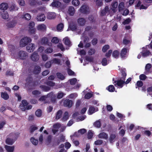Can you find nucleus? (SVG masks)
I'll use <instances>...</instances> for the list:
<instances>
[{
    "label": "nucleus",
    "instance_id": "5",
    "mask_svg": "<svg viewBox=\"0 0 152 152\" xmlns=\"http://www.w3.org/2000/svg\"><path fill=\"white\" fill-rule=\"evenodd\" d=\"M35 23L33 22L29 23L28 26L29 28V32L31 34H35L36 32V29L34 28Z\"/></svg>",
    "mask_w": 152,
    "mask_h": 152
},
{
    "label": "nucleus",
    "instance_id": "37",
    "mask_svg": "<svg viewBox=\"0 0 152 152\" xmlns=\"http://www.w3.org/2000/svg\"><path fill=\"white\" fill-rule=\"evenodd\" d=\"M68 113L67 111H66L64 113L63 117L61 119L63 121H66L69 118Z\"/></svg>",
    "mask_w": 152,
    "mask_h": 152
},
{
    "label": "nucleus",
    "instance_id": "34",
    "mask_svg": "<svg viewBox=\"0 0 152 152\" xmlns=\"http://www.w3.org/2000/svg\"><path fill=\"white\" fill-rule=\"evenodd\" d=\"M16 22L15 21L13 20L11 22L8 23L7 26L8 28H12L15 26L16 24Z\"/></svg>",
    "mask_w": 152,
    "mask_h": 152
},
{
    "label": "nucleus",
    "instance_id": "27",
    "mask_svg": "<svg viewBox=\"0 0 152 152\" xmlns=\"http://www.w3.org/2000/svg\"><path fill=\"white\" fill-rule=\"evenodd\" d=\"M93 125L96 128H99L101 126V122L100 120H99L96 121L94 123Z\"/></svg>",
    "mask_w": 152,
    "mask_h": 152
},
{
    "label": "nucleus",
    "instance_id": "12",
    "mask_svg": "<svg viewBox=\"0 0 152 152\" xmlns=\"http://www.w3.org/2000/svg\"><path fill=\"white\" fill-rule=\"evenodd\" d=\"M22 104H21L20 105L21 109L22 110L25 111V107L28 104V103L26 100H22Z\"/></svg>",
    "mask_w": 152,
    "mask_h": 152
},
{
    "label": "nucleus",
    "instance_id": "46",
    "mask_svg": "<svg viewBox=\"0 0 152 152\" xmlns=\"http://www.w3.org/2000/svg\"><path fill=\"white\" fill-rule=\"evenodd\" d=\"M151 54V53L149 50H147L145 52L142 53V55L143 57H145L148 56Z\"/></svg>",
    "mask_w": 152,
    "mask_h": 152
},
{
    "label": "nucleus",
    "instance_id": "16",
    "mask_svg": "<svg viewBox=\"0 0 152 152\" xmlns=\"http://www.w3.org/2000/svg\"><path fill=\"white\" fill-rule=\"evenodd\" d=\"M141 1H139L136 5V7L140 10L146 9L147 7L142 4L141 5Z\"/></svg>",
    "mask_w": 152,
    "mask_h": 152
},
{
    "label": "nucleus",
    "instance_id": "49",
    "mask_svg": "<svg viewBox=\"0 0 152 152\" xmlns=\"http://www.w3.org/2000/svg\"><path fill=\"white\" fill-rule=\"evenodd\" d=\"M93 96V94L90 92H88L85 94V99H89L91 98Z\"/></svg>",
    "mask_w": 152,
    "mask_h": 152
},
{
    "label": "nucleus",
    "instance_id": "64",
    "mask_svg": "<svg viewBox=\"0 0 152 152\" xmlns=\"http://www.w3.org/2000/svg\"><path fill=\"white\" fill-rule=\"evenodd\" d=\"M124 7V3L123 2H121L118 6V8L119 11L122 10Z\"/></svg>",
    "mask_w": 152,
    "mask_h": 152
},
{
    "label": "nucleus",
    "instance_id": "57",
    "mask_svg": "<svg viewBox=\"0 0 152 152\" xmlns=\"http://www.w3.org/2000/svg\"><path fill=\"white\" fill-rule=\"evenodd\" d=\"M93 136V133L91 131L89 130L88 133L87 138L88 139L92 138Z\"/></svg>",
    "mask_w": 152,
    "mask_h": 152
},
{
    "label": "nucleus",
    "instance_id": "24",
    "mask_svg": "<svg viewBox=\"0 0 152 152\" xmlns=\"http://www.w3.org/2000/svg\"><path fill=\"white\" fill-rule=\"evenodd\" d=\"M8 7L7 4L3 3L0 5V9L2 10H6Z\"/></svg>",
    "mask_w": 152,
    "mask_h": 152
},
{
    "label": "nucleus",
    "instance_id": "43",
    "mask_svg": "<svg viewBox=\"0 0 152 152\" xmlns=\"http://www.w3.org/2000/svg\"><path fill=\"white\" fill-rule=\"evenodd\" d=\"M38 128L34 125H32L30 126V132L31 133H32L35 130L37 129Z\"/></svg>",
    "mask_w": 152,
    "mask_h": 152
},
{
    "label": "nucleus",
    "instance_id": "6",
    "mask_svg": "<svg viewBox=\"0 0 152 152\" xmlns=\"http://www.w3.org/2000/svg\"><path fill=\"white\" fill-rule=\"evenodd\" d=\"M73 104V101L69 99H66L63 102L64 106L68 108L71 107L72 106Z\"/></svg>",
    "mask_w": 152,
    "mask_h": 152
},
{
    "label": "nucleus",
    "instance_id": "28",
    "mask_svg": "<svg viewBox=\"0 0 152 152\" xmlns=\"http://www.w3.org/2000/svg\"><path fill=\"white\" fill-rule=\"evenodd\" d=\"M61 4V3L58 1H54L51 3V5L53 7H59Z\"/></svg>",
    "mask_w": 152,
    "mask_h": 152
},
{
    "label": "nucleus",
    "instance_id": "7",
    "mask_svg": "<svg viewBox=\"0 0 152 152\" xmlns=\"http://www.w3.org/2000/svg\"><path fill=\"white\" fill-rule=\"evenodd\" d=\"M31 59L33 61L37 62L39 59V56L37 52L35 51L33 53L30 57Z\"/></svg>",
    "mask_w": 152,
    "mask_h": 152
},
{
    "label": "nucleus",
    "instance_id": "48",
    "mask_svg": "<svg viewBox=\"0 0 152 152\" xmlns=\"http://www.w3.org/2000/svg\"><path fill=\"white\" fill-rule=\"evenodd\" d=\"M110 48L109 46L108 45H105L102 48V51L103 52L105 53Z\"/></svg>",
    "mask_w": 152,
    "mask_h": 152
},
{
    "label": "nucleus",
    "instance_id": "50",
    "mask_svg": "<svg viewBox=\"0 0 152 152\" xmlns=\"http://www.w3.org/2000/svg\"><path fill=\"white\" fill-rule=\"evenodd\" d=\"M2 16L3 19H7L9 17L8 13L6 11H4V13L2 14Z\"/></svg>",
    "mask_w": 152,
    "mask_h": 152
},
{
    "label": "nucleus",
    "instance_id": "55",
    "mask_svg": "<svg viewBox=\"0 0 152 152\" xmlns=\"http://www.w3.org/2000/svg\"><path fill=\"white\" fill-rule=\"evenodd\" d=\"M35 114L37 116L40 117L42 115V111L40 109H38L35 112Z\"/></svg>",
    "mask_w": 152,
    "mask_h": 152
},
{
    "label": "nucleus",
    "instance_id": "54",
    "mask_svg": "<svg viewBox=\"0 0 152 152\" xmlns=\"http://www.w3.org/2000/svg\"><path fill=\"white\" fill-rule=\"evenodd\" d=\"M101 63L103 66H105L107 65V60L106 58H102Z\"/></svg>",
    "mask_w": 152,
    "mask_h": 152
},
{
    "label": "nucleus",
    "instance_id": "19",
    "mask_svg": "<svg viewBox=\"0 0 152 152\" xmlns=\"http://www.w3.org/2000/svg\"><path fill=\"white\" fill-rule=\"evenodd\" d=\"M127 53V49L126 48H124L121 50L120 53L121 58H124L126 56Z\"/></svg>",
    "mask_w": 152,
    "mask_h": 152
},
{
    "label": "nucleus",
    "instance_id": "8",
    "mask_svg": "<svg viewBox=\"0 0 152 152\" xmlns=\"http://www.w3.org/2000/svg\"><path fill=\"white\" fill-rule=\"evenodd\" d=\"M80 11L84 14H87L89 12L88 7L86 4L83 5L80 7Z\"/></svg>",
    "mask_w": 152,
    "mask_h": 152
},
{
    "label": "nucleus",
    "instance_id": "14",
    "mask_svg": "<svg viewBox=\"0 0 152 152\" xmlns=\"http://www.w3.org/2000/svg\"><path fill=\"white\" fill-rule=\"evenodd\" d=\"M37 28L39 31H44L46 30V26L44 24H39L37 26Z\"/></svg>",
    "mask_w": 152,
    "mask_h": 152
},
{
    "label": "nucleus",
    "instance_id": "42",
    "mask_svg": "<svg viewBox=\"0 0 152 152\" xmlns=\"http://www.w3.org/2000/svg\"><path fill=\"white\" fill-rule=\"evenodd\" d=\"M26 83L29 84L32 83L33 78L31 76H29L26 78Z\"/></svg>",
    "mask_w": 152,
    "mask_h": 152
},
{
    "label": "nucleus",
    "instance_id": "52",
    "mask_svg": "<svg viewBox=\"0 0 152 152\" xmlns=\"http://www.w3.org/2000/svg\"><path fill=\"white\" fill-rule=\"evenodd\" d=\"M32 93L33 95L37 96L40 94L41 92L38 90H35L33 91Z\"/></svg>",
    "mask_w": 152,
    "mask_h": 152
},
{
    "label": "nucleus",
    "instance_id": "30",
    "mask_svg": "<svg viewBox=\"0 0 152 152\" xmlns=\"http://www.w3.org/2000/svg\"><path fill=\"white\" fill-rule=\"evenodd\" d=\"M40 88L45 91H48L50 90V88L45 85H41L40 86Z\"/></svg>",
    "mask_w": 152,
    "mask_h": 152
},
{
    "label": "nucleus",
    "instance_id": "39",
    "mask_svg": "<svg viewBox=\"0 0 152 152\" xmlns=\"http://www.w3.org/2000/svg\"><path fill=\"white\" fill-rule=\"evenodd\" d=\"M64 28V24L61 23L58 24L57 26V29L58 31H61L63 30Z\"/></svg>",
    "mask_w": 152,
    "mask_h": 152
},
{
    "label": "nucleus",
    "instance_id": "44",
    "mask_svg": "<svg viewBox=\"0 0 152 152\" xmlns=\"http://www.w3.org/2000/svg\"><path fill=\"white\" fill-rule=\"evenodd\" d=\"M30 141L34 145H37L38 144V140L35 139L34 137H31L30 139Z\"/></svg>",
    "mask_w": 152,
    "mask_h": 152
},
{
    "label": "nucleus",
    "instance_id": "1",
    "mask_svg": "<svg viewBox=\"0 0 152 152\" xmlns=\"http://www.w3.org/2000/svg\"><path fill=\"white\" fill-rule=\"evenodd\" d=\"M31 41V39H21L20 42V46L21 47H23Z\"/></svg>",
    "mask_w": 152,
    "mask_h": 152
},
{
    "label": "nucleus",
    "instance_id": "11",
    "mask_svg": "<svg viewBox=\"0 0 152 152\" xmlns=\"http://www.w3.org/2000/svg\"><path fill=\"white\" fill-rule=\"evenodd\" d=\"M110 10L109 9V8L108 6H106L104 9L102 10L101 12V15L102 16H103L106 14H110L111 15H112L111 14V13H110Z\"/></svg>",
    "mask_w": 152,
    "mask_h": 152
},
{
    "label": "nucleus",
    "instance_id": "61",
    "mask_svg": "<svg viewBox=\"0 0 152 152\" xmlns=\"http://www.w3.org/2000/svg\"><path fill=\"white\" fill-rule=\"evenodd\" d=\"M53 51V49L51 48H47L45 51V53H51Z\"/></svg>",
    "mask_w": 152,
    "mask_h": 152
},
{
    "label": "nucleus",
    "instance_id": "40",
    "mask_svg": "<svg viewBox=\"0 0 152 152\" xmlns=\"http://www.w3.org/2000/svg\"><path fill=\"white\" fill-rule=\"evenodd\" d=\"M107 89L110 92H113L115 90V88L113 85H110L107 88Z\"/></svg>",
    "mask_w": 152,
    "mask_h": 152
},
{
    "label": "nucleus",
    "instance_id": "21",
    "mask_svg": "<svg viewBox=\"0 0 152 152\" xmlns=\"http://www.w3.org/2000/svg\"><path fill=\"white\" fill-rule=\"evenodd\" d=\"M15 141V140L13 139L7 137L6 140L5 142L8 145H12Z\"/></svg>",
    "mask_w": 152,
    "mask_h": 152
},
{
    "label": "nucleus",
    "instance_id": "26",
    "mask_svg": "<svg viewBox=\"0 0 152 152\" xmlns=\"http://www.w3.org/2000/svg\"><path fill=\"white\" fill-rule=\"evenodd\" d=\"M116 137V135L114 134H110L109 138V140L110 143H113L115 141V139Z\"/></svg>",
    "mask_w": 152,
    "mask_h": 152
},
{
    "label": "nucleus",
    "instance_id": "45",
    "mask_svg": "<svg viewBox=\"0 0 152 152\" xmlns=\"http://www.w3.org/2000/svg\"><path fill=\"white\" fill-rule=\"evenodd\" d=\"M45 84L48 86L53 87L55 85V83L50 81H48L45 83Z\"/></svg>",
    "mask_w": 152,
    "mask_h": 152
},
{
    "label": "nucleus",
    "instance_id": "59",
    "mask_svg": "<svg viewBox=\"0 0 152 152\" xmlns=\"http://www.w3.org/2000/svg\"><path fill=\"white\" fill-rule=\"evenodd\" d=\"M95 50L93 48H91L88 52V53L90 55H92L95 53Z\"/></svg>",
    "mask_w": 152,
    "mask_h": 152
},
{
    "label": "nucleus",
    "instance_id": "15",
    "mask_svg": "<svg viewBox=\"0 0 152 152\" xmlns=\"http://www.w3.org/2000/svg\"><path fill=\"white\" fill-rule=\"evenodd\" d=\"M56 17V15L54 12H49L47 15V18L50 20L53 19Z\"/></svg>",
    "mask_w": 152,
    "mask_h": 152
},
{
    "label": "nucleus",
    "instance_id": "20",
    "mask_svg": "<svg viewBox=\"0 0 152 152\" xmlns=\"http://www.w3.org/2000/svg\"><path fill=\"white\" fill-rule=\"evenodd\" d=\"M99 138H102L107 139L108 138V134L106 133L103 132L100 133L98 135Z\"/></svg>",
    "mask_w": 152,
    "mask_h": 152
},
{
    "label": "nucleus",
    "instance_id": "3",
    "mask_svg": "<svg viewBox=\"0 0 152 152\" xmlns=\"http://www.w3.org/2000/svg\"><path fill=\"white\" fill-rule=\"evenodd\" d=\"M41 68L39 65H34L32 70V73L35 75H38L41 71Z\"/></svg>",
    "mask_w": 152,
    "mask_h": 152
},
{
    "label": "nucleus",
    "instance_id": "4",
    "mask_svg": "<svg viewBox=\"0 0 152 152\" xmlns=\"http://www.w3.org/2000/svg\"><path fill=\"white\" fill-rule=\"evenodd\" d=\"M118 6V3L115 1L113 2L111 4V7L110 9V13L112 15L114 13L117 11V8Z\"/></svg>",
    "mask_w": 152,
    "mask_h": 152
},
{
    "label": "nucleus",
    "instance_id": "58",
    "mask_svg": "<svg viewBox=\"0 0 152 152\" xmlns=\"http://www.w3.org/2000/svg\"><path fill=\"white\" fill-rule=\"evenodd\" d=\"M77 81V79L76 78H73L70 80V84L72 85H74Z\"/></svg>",
    "mask_w": 152,
    "mask_h": 152
},
{
    "label": "nucleus",
    "instance_id": "10",
    "mask_svg": "<svg viewBox=\"0 0 152 152\" xmlns=\"http://www.w3.org/2000/svg\"><path fill=\"white\" fill-rule=\"evenodd\" d=\"M34 48V45L32 43L28 45L26 47L27 51L29 53L33 52Z\"/></svg>",
    "mask_w": 152,
    "mask_h": 152
},
{
    "label": "nucleus",
    "instance_id": "60",
    "mask_svg": "<svg viewBox=\"0 0 152 152\" xmlns=\"http://www.w3.org/2000/svg\"><path fill=\"white\" fill-rule=\"evenodd\" d=\"M52 61H49L47 62L45 65V66L47 68H49L51 67V66Z\"/></svg>",
    "mask_w": 152,
    "mask_h": 152
},
{
    "label": "nucleus",
    "instance_id": "9",
    "mask_svg": "<svg viewBox=\"0 0 152 152\" xmlns=\"http://www.w3.org/2000/svg\"><path fill=\"white\" fill-rule=\"evenodd\" d=\"M114 83H116V84L114 85L115 86L117 85L120 88H122L124 84L125 83V80L121 79L117 81H115Z\"/></svg>",
    "mask_w": 152,
    "mask_h": 152
},
{
    "label": "nucleus",
    "instance_id": "17",
    "mask_svg": "<svg viewBox=\"0 0 152 152\" xmlns=\"http://www.w3.org/2000/svg\"><path fill=\"white\" fill-rule=\"evenodd\" d=\"M91 29V27L90 26H87V27L86 28H85V31L84 32V33L83 34H82L83 37H88L87 36V34L88 35H90V37H92V36L91 34H90L89 33V32L88 33V31H89L90 29Z\"/></svg>",
    "mask_w": 152,
    "mask_h": 152
},
{
    "label": "nucleus",
    "instance_id": "23",
    "mask_svg": "<svg viewBox=\"0 0 152 152\" xmlns=\"http://www.w3.org/2000/svg\"><path fill=\"white\" fill-rule=\"evenodd\" d=\"M5 148L8 152H13L14 149L15 147L14 146H10L7 145L5 146Z\"/></svg>",
    "mask_w": 152,
    "mask_h": 152
},
{
    "label": "nucleus",
    "instance_id": "2",
    "mask_svg": "<svg viewBox=\"0 0 152 152\" xmlns=\"http://www.w3.org/2000/svg\"><path fill=\"white\" fill-rule=\"evenodd\" d=\"M18 56L20 59L24 60L28 57V54L26 51L20 50L18 53Z\"/></svg>",
    "mask_w": 152,
    "mask_h": 152
},
{
    "label": "nucleus",
    "instance_id": "18",
    "mask_svg": "<svg viewBox=\"0 0 152 152\" xmlns=\"http://www.w3.org/2000/svg\"><path fill=\"white\" fill-rule=\"evenodd\" d=\"M37 19L39 21H44L45 19V16L44 14H39L37 15Z\"/></svg>",
    "mask_w": 152,
    "mask_h": 152
},
{
    "label": "nucleus",
    "instance_id": "56",
    "mask_svg": "<svg viewBox=\"0 0 152 152\" xmlns=\"http://www.w3.org/2000/svg\"><path fill=\"white\" fill-rule=\"evenodd\" d=\"M151 65L150 64H147L145 66V70L147 72H149L151 68Z\"/></svg>",
    "mask_w": 152,
    "mask_h": 152
},
{
    "label": "nucleus",
    "instance_id": "41",
    "mask_svg": "<svg viewBox=\"0 0 152 152\" xmlns=\"http://www.w3.org/2000/svg\"><path fill=\"white\" fill-rule=\"evenodd\" d=\"M64 44L68 47H70L71 45V42L69 40V39H65Z\"/></svg>",
    "mask_w": 152,
    "mask_h": 152
},
{
    "label": "nucleus",
    "instance_id": "25",
    "mask_svg": "<svg viewBox=\"0 0 152 152\" xmlns=\"http://www.w3.org/2000/svg\"><path fill=\"white\" fill-rule=\"evenodd\" d=\"M126 70L125 69H123L121 70V74L122 77L121 79L124 80H125V78L126 76Z\"/></svg>",
    "mask_w": 152,
    "mask_h": 152
},
{
    "label": "nucleus",
    "instance_id": "29",
    "mask_svg": "<svg viewBox=\"0 0 152 152\" xmlns=\"http://www.w3.org/2000/svg\"><path fill=\"white\" fill-rule=\"evenodd\" d=\"M77 22L80 25L83 26L85 25L86 21L83 18H80L78 19Z\"/></svg>",
    "mask_w": 152,
    "mask_h": 152
},
{
    "label": "nucleus",
    "instance_id": "35",
    "mask_svg": "<svg viewBox=\"0 0 152 152\" xmlns=\"http://www.w3.org/2000/svg\"><path fill=\"white\" fill-rule=\"evenodd\" d=\"M56 75L57 77L61 80H63L65 79V77L61 73L57 72L56 73Z\"/></svg>",
    "mask_w": 152,
    "mask_h": 152
},
{
    "label": "nucleus",
    "instance_id": "38",
    "mask_svg": "<svg viewBox=\"0 0 152 152\" xmlns=\"http://www.w3.org/2000/svg\"><path fill=\"white\" fill-rule=\"evenodd\" d=\"M1 96L4 100H7L9 98V96L8 94L6 92H2L1 93Z\"/></svg>",
    "mask_w": 152,
    "mask_h": 152
},
{
    "label": "nucleus",
    "instance_id": "22",
    "mask_svg": "<svg viewBox=\"0 0 152 152\" xmlns=\"http://www.w3.org/2000/svg\"><path fill=\"white\" fill-rule=\"evenodd\" d=\"M31 16L30 14L28 13H23V15H22L20 18H24L27 20H29L31 19Z\"/></svg>",
    "mask_w": 152,
    "mask_h": 152
},
{
    "label": "nucleus",
    "instance_id": "31",
    "mask_svg": "<svg viewBox=\"0 0 152 152\" xmlns=\"http://www.w3.org/2000/svg\"><path fill=\"white\" fill-rule=\"evenodd\" d=\"M68 13L70 15H73L75 13V9L72 6H70L68 9Z\"/></svg>",
    "mask_w": 152,
    "mask_h": 152
},
{
    "label": "nucleus",
    "instance_id": "53",
    "mask_svg": "<svg viewBox=\"0 0 152 152\" xmlns=\"http://www.w3.org/2000/svg\"><path fill=\"white\" fill-rule=\"evenodd\" d=\"M72 3L75 6H77L80 4V2L78 0H73L72 1Z\"/></svg>",
    "mask_w": 152,
    "mask_h": 152
},
{
    "label": "nucleus",
    "instance_id": "32",
    "mask_svg": "<svg viewBox=\"0 0 152 152\" xmlns=\"http://www.w3.org/2000/svg\"><path fill=\"white\" fill-rule=\"evenodd\" d=\"M95 110V108L94 107L92 106H90L88 110V113L89 115H91L94 113Z\"/></svg>",
    "mask_w": 152,
    "mask_h": 152
},
{
    "label": "nucleus",
    "instance_id": "51",
    "mask_svg": "<svg viewBox=\"0 0 152 152\" xmlns=\"http://www.w3.org/2000/svg\"><path fill=\"white\" fill-rule=\"evenodd\" d=\"M65 94L62 92H59L57 94V98L58 99L62 98Z\"/></svg>",
    "mask_w": 152,
    "mask_h": 152
},
{
    "label": "nucleus",
    "instance_id": "47",
    "mask_svg": "<svg viewBox=\"0 0 152 152\" xmlns=\"http://www.w3.org/2000/svg\"><path fill=\"white\" fill-rule=\"evenodd\" d=\"M143 83L142 81L140 80L138 81L136 84V88L137 87H141L143 86Z\"/></svg>",
    "mask_w": 152,
    "mask_h": 152
},
{
    "label": "nucleus",
    "instance_id": "13",
    "mask_svg": "<svg viewBox=\"0 0 152 152\" xmlns=\"http://www.w3.org/2000/svg\"><path fill=\"white\" fill-rule=\"evenodd\" d=\"M69 28H70L72 31H75L76 30L77 32L78 33V34H79L80 33V31H79L78 29H77V27L76 25L74 23H72L71 24H69Z\"/></svg>",
    "mask_w": 152,
    "mask_h": 152
},
{
    "label": "nucleus",
    "instance_id": "63",
    "mask_svg": "<svg viewBox=\"0 0 152 152\" xmlns=\"http://www.w3.org/2000/svg\"><path fill=\"white\" fill-rule=\"evenodd\" d=\"M68 75L70 76H72L75 74V72L70 69L68 68L67 69Z\"/></svg>",
    "mask_w": 152,
    "mask_h": 152
},
{
    "label": "nucleus",
    "instance_id": "36",
    "mask_svg": "<svg viewBox=\"0 0 152 152\" xmlns=\"http://www.w3.org/2000/svg\"><path fill=\"white\" fill-rule=\"evenodd\" d=\"M119 51L118 50H114L112 53V56L114 58H118L119 56Z\"/></svg>",
    "mask_w": 152,
    "mask_h": 152
},
{
    "label": "nucleus",
    "instance_id": "33",
    "mask_svg": "<svg viewBox=\"0 0 152 152\" xmlns=\"http://www.w3.org/2000/svg\"><path fill=\"white\" fill-rule=\"evenodd\" d=\"M62 113L61 110H58L56 113V119L57 120L60 119L62 116Z\"/></svg>",
    "mask_w": 152,
    "mask_h": 152
},
{
    "label": "nucleus",
    "instance_id": "62",
    "mask_svg": "<svg viewBox=\"0 0 152 152\" xmlns=\"http://www.w3.org/2000/svg\"><path fill=\"white\" fill-rule=\"evenodd\" d=\"M52 63H54L56 64H59L60 63V59L56 58H54L51 60Z\"/></svg>",
    "mask_w": 152,
    "mask_h": 152
}]
</instances>
